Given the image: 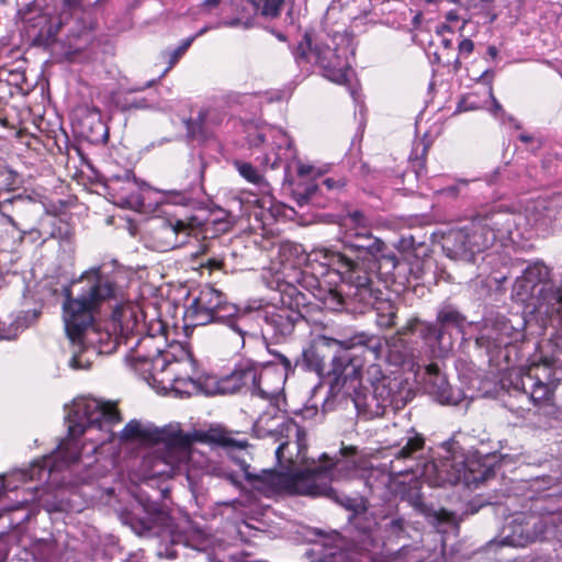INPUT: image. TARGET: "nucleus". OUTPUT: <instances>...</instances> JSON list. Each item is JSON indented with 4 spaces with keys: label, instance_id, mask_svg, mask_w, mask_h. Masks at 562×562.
Wrapping results in <instances>:
<instances>
[{
    "label": "nucleus",
    "instance_id": "19",
    "mask_svg": "<svg viewBox=\"0 0 562 562\" xmlns=\"http://www.w3.org/2000/svg\"><path fill=\"white\" fill-rule=\"evenodd\" d=\"M424 445V437L413 428L409 429L405 437V443L395 451L394 459L391 460V471L395 474L413 472L417 453L423 450Z\"/></svg>",
    "mask_w": 562,
    "mask_h": 562
},
{
    "label": "nucleus",
    "instance_id": "22",
    "mask_svg": "<svg viewBox=\"0 0 562 562\" xmlns=\"http://www.w3.org/2000/svg\"><path fill=\"white\" fill-rule=\"evenodd\" d=\"M549 269L540 262L528 266L515 282L514 290L522 301L533 297L542 284L549 282Z\"/></svg>",
    "mask_w": 562,
    "mask_h": 562
},
{
    "label": "nucleus",
    "instance_id": "14",
    "mask_svg": "<svg viewBox=\"0 0 562 562\" xmlns=\"http://www.w3.org/2000/svg\"><path fill=\"white\" fill-rule=\"evenodd\" d=\"M524 322L517 317V325L505 316L496 315L484 321L476 337V345L491 352L512 345L522 337Z\"/></svg>",
    "mask_w": 562,
    "mask_h": 562
},
{
    "label": "nucleus",
    "instance_id": "20",
    "mask_svg": "<svg viewBox=\"0 0 562 562\" xmlns=\"http://www.w3.org/2000/svg\"><path fill=\"white\" fill-rule=\"evenodd\" d=\"M426 473L434 471L436 477L434 483L437 485L459 483L463 477L465 479V467L460 456V460H457V456L450 451H446V456L426 465Z\"/></svg>",
    "mask_w": 562,
    "mask_h": 562
},
{
    "label": "nucleus",
    "instance_id": "44",
    "mask_svg": "<svg viewBox=\"0 0 562 562\" xmlns=\"http://www.w3.org/2000/svg\"><path fill=\"white\" fill-rule=\"evenodd\" d=\"M222 26H226V27H238V26H243L244 29H249L252 26V23L250 20H246V21H243L241 19L239 18H235V19H232V20H228V21H223L221 22Z\"/></svg>",
    "mask_w": 562,
    "mask_h": 562
},
{
    "label": "nucleus",
    "instance_id": "12",
    "mask_svg": "<svg viewBox=\"0 0 562 562\" xmlns=\"http://www.w3.org/2000/svg\"><path fill=\"white\" fill-rule=\"evenodd\" d=\"M346 355L342 360L348 361L344 372H335L339 378L344 379V384L352 375H359L361 368L366 361H375L381 357L383 344L380 337L358 333L351 337L344 339H334Z\"/></svg>",
    "mask_w": 562,
    "mask_h": 562
},
{
    "label": "nucleus",
    "instance_id": "10",
    "mask_svg": "<svg viewBox=\"0 0 562 562\" xmlns=\"http://www.w3.org/2000/svg\"><path fill=\"white\" fill-rule=\"evenodd\" d=\"M560 379L552 362L544 360L533 362L526 370H520L512 381L514 390L527 394L532 404L551 414L554 407V392Z\"/></svg>",
    "mask_w": 562,
    "mask_h": 562
},
{
    "label": "nucleus",
    "instance_id": "39",
    "mask_svg": "<svg viewBox=\"0 0 562 562\" xmlns=\"http://www.w3.org/2000/svg\"><path fill=\"white\" fill-rule=\"evenodd\" d=\"M205 120V113L200 112L196 119H190L187 120L186 126L188 131V135L192 138L203 137L204 136V130H203V123Z\"/></svg>",
    "mask_w": 562,
    "mask_h": 562
},
{
    "label": "nucleus",
    "instance_id": "27",
    "mask_svg": "<svg viewBox=\"0 0 562 562\" xmlns=\"http://www.w3.org/2000/svg\"><path fill=\"white\" fill-rule=\"evenodd\" d=\"M375 302L370 305V308L376 311V324L381 328H391L395 325V318L397 314L396 306L390 301L381 297L382 292L374 288Z\"/></svg>",
    "mask_w": 562,
    "mask_h": 562
},
{
    "label": "nucleus",
    "instance_id": "38",
    "mask_svg": "<svg viewBox=\"0 0 562 562\" xmlns=\"http://www.w3.org/2000/svg\"><path fill=\"white\" fill-rule=\"evenodd\" d=\"M417 334L427 342H440L443 336L442 328L439 326L438 323H428L422 321L419 323Z\"/></svg>",
    "mask_w": 562,
    "mask_h": 562
},
{
    "label": "nucleus",
    "instance_id": "16",
    "mask_svg": "<svg viewBox=\"0 0 562 562\" xmlns=\"http://www.w3.org/2000/svg\"><path fill=\"white\" fill-rule=\"evenodd\" d=\"M177 361H170L167 356L162 355L159 350L154 355L153 370L159 373V379L164 378V387H172L177 392L191 394L198 390V382L194 378L195 372H177Z\"/></svg>",
    "mask_w": 562,
    "mask_h": 562
},
{
    "label": "nucleus",
    "instance_id": "31",
    "mask_svg": "<svg viewBox=\"0 0 562 562\" xmlns=\"http://www.w3.org/2000/svg\"><path fill=\"white\" fill-rule=\"evenodd\" d=\"M267 325L273 329L274 336L286 337L294 330V322L288 313L281 312L265 318Z\"/></svg>",
    "mask_w": 562,
    "mask_h": 562
},
{
    "label": "nucleus",
    "instance_id": "51",
    "mask_svg": "<svg viewBox=\"0 0 562 562\" xmlns=\"http://www.w3.org/2000/svg\"><path fill=\"white\" fill-rule=\"evenodd\" d=\"M277 359L280 361V363L286 369V370H290L291 369V361L284 356V355H281V353H274Z\"/></svg>",
    "mask_w": 562,
    "mask_h": 562
},
{
    "label": "nucleus",
    "instance_id": "61",
    "mask_svg": "<svg viewBox=\"0 0 562 562\" xmlns=\"http://www.w3.org/2000/svg\"><path fill=\"white\" fill-rule=\"evenodd\" d=\"M104 1H105V0H97L95 2H93L92 4H90L89 7H91V8H97V7L101 5V4H103V3H104Z\"/></svg>",
    "mask_w": 562,
    "mask_h": 562
},
{
    "label": "nucleus",
    "instance_id": "53",
    "mask_svg": "<svg viewBox=\"0 0 562 562\" xmlns=\"http://www.w3.org/2000/svg\"><path fill=\"white\" fill-rule=\"evenodd\" d=\"M391 526L394 529L402 530L403 529V520L402 519H394V520L391 521Z\"/></svg>",
    "mask_w": 562,
    "mask_h": 562
},
{
    "label": "nucleus",
    "instance_id": "32",
    "mask_svg": "<svg viewBox=\"0 0 562 562\" xmlns=\"http://www.w3.org/2000/svg\"><path fill=\"white\" fill-rule=\"evenodd\" d=\"M430 259L418 257L416 254L407 252L403 258L404 268L402 273H408L413 279L419 280L423 278L425 269L429 267Z\"/></svg>",
    "mask_w": 562,
    "mask_h": 562
},
{
    "label": "nucleus",
    "instance_id": "49",
    "mask_svg": "<svg viewBox=\"0 0 562 562\" xmlns=\"http://www.w3.org/2000/svg\"><path fill=\"white\" fill-rule=\"evenodd\" d=\"M9 557V547L5 539L0 538V562H5Z\"/></svg>",
    "mask_w": 562,
    "mask_h": 562
},
{
    "label": "nucleus",
    "instance_id": "47",
    "mask_svg": "<svg viewBox=\"0 0 562 562\" xmlns=\"http://www.w3.org/2000/svg\"><path fill=\"white\" fill-rule=\"evenodd\" d=\"M344 184L345 183L341 182L340 180H335L331 178H327L322 181V186H324L328 191L341 188V187H344Z\"/></svg>",
    "mask_w": 562,
    "mask_h": 562
},
{
    "label": "nucleus",
    "instance_id": "59",
    "mask_svg": "<svg viewBox=\"0 0 562 562\" xmlns=\"http://www.w3.org/2000/svg\"><path fill=\"white\" fill-rule=\"evenodd\" d=\"M442 45L446 47V48H451L452 47V42L451 40H442Z\"/></svg>",
    "mask_w": 562,
    "mask_h": 562
},
{
    "label": "nucleus",
    "instance_id": "17",
    "mask_svg": "<svg viewBox=\"0 0 562 562\" xmlns=\"http://www.w3.org/2000/svg\"><path fill=\"white\" fill-rule=\"evenodd\" d=\"M261 367L251 360L240 361L234 371L225 378L224 389L231 392H237L241 389L258 394L261 397L270 396V392L260 386Z\"/></svg>",
    "mask_w": 562,
    "mask_h": 562
},
{
    "label": "nucleus",
    "instance_id": "30",
    "mask_svg": "<svg viewBox=\"0 0 562 562\" xmlns=\"http://www.w3.org/2000/svg\"><path fill=\"white\" fill-rule=\"evenodd\" d=\"M437 323L442 328V331L449 327L461 329L464 326L465 316L462 315L456 307L446 305L439 310L437 314Z\"/></svg>",
    "mask_w": 562,
    "mask_h": 562
},
{
    "label": "nucleus",
    "instance_id": "34",
    "mask_svg": "<svg viewBox=\"0 0 562 562\" xmlns=\"http://www.w3.org/2000/svg\"><path fill=\"white\" fill-rule=\"evenodd\" d=\"M249 4L265 18H277L283 5L284 0H247Z\"/></svg>",
    "mask_w": 562,
    "mask_h": 562
},
{
    "label": "nucleus",
    "instance_id": "36",
    "mask_svg": "<svg viewBox=\"0 0 562 562\" xmlns=\"http://www.w3.org/2000/svg\"><path fill=\"white\" fill-rule=\"evenodd\" d=\"M319 190V186L314 182L299 183L293 190V196L300 206L312 202Z\"/></svg>",
    "mask_w": 562,
    "mask_h": 562
},
{
    "label": "nucleus",
    "instance_id": "33",
    "mask_svg": "<svg viewBox=\"0 0 562 562\" xmlns=\"http://www.w3.org/2000/svg\"><path fill=\"white\" fill-rule=\"evenodd\" d=\"M379 266V269H385V273L390 274L395 271L402 273V268H404L403 260H398L397 257L393 252L386 254L385 250L381 251L379 259L372 265L368 267V271L371 276H373V270ZM373 280V277H371Z\"/></svg>",
    "mask_w": 562,
    "mask_h": 562
},
{
    "label": "nucleus",
    "instance_id": "1",
    "mask_svg": "<svg viewBox=\"0 0 562 562\" xmlns=\"http://www.w3.org/2000/svg\"><path fill=\"white\" fill-rule=\"evenodd\" d=\"M80 284V293L71 297L70 286H64L66 297L64 302V323L67 336L72 345V357L69 366L75 369H89L92 364L91 356L103 352V339L109 338L108 333H100L93 325V313L104 301L116 297V286L109 277L100 273L99 269L85 272L72 285Z\"/></svg>",
    "mask_w": 562,
    "mask_h": 562
},
{
    "label": "nucleus",
    "instance_id": "56",
    "mask_svg": "<svg viewBox=\"0 0 562 562\" xmlns=\"http://www.w3.org/2000/svg\"><path fill=\"white\" fill-rule=\"evenodd\" d=\"M209 266L211 268H217L218 269L221 267V262L218 260H216V259H212V260L209 261Z\"/></svg>",
    "mask_w": 562,
    "mask_h": 562
},
{
    "label": "nucleus",
    "instance_id": "28",
    "mask_svg": "<svg viewBox=\"0 0 562 562\" xmlns=\"http://www.w3.org/2000/svg\"><path fill=\"white\" fill-rule=\"evenodd\" d=\"M154 356L137 355L132 358L131 367L148 383H165V379H159V373L153 370Z\"/></svg>",
    "mask_w": 562,
    "mask_h": 562
},
{
    "label": "nucleus",
    "instance_id": "48",
    "mask_svg": "<svg viewBox=\"0 0 562 562\" xmlns=\"http://www.w3.org/2000/svg\"><path fill=\"white\" fill-rule=\"evenodd\" d=\"M194 41V37H190V38H187L175 52H173V57L175 58H178L179 56H181L189 47L190 45L192 44V42Z\"/></svg>",
    "mask_w": 562,
    "mask_h": 562
},
{
    "label": "nucleus",
    "instance_id": "57",
    "mask_svg": "<svg viewBox=\"0 0 562 562\" xmlns=\"http://www.w3.org/2000/svg\"><path fill=\"white\" fill-rule=\"evenodd\" d=\"M519 138H520V140H522V142H525V143H528V142H530V140L532 139V136L527 135V134H521V135L519 136Z\"/></svg>",
    "mask_w": 562,
    "mask_h": 562
},
{
    "label": "nucleus",
    "instance_id": "54",
    "mask_svg": "<svg viewBox=\"0 0 562 562\" xmlns=\"http://www.w3.org/2000/svg\"><path fill=\"white\" fill-rule=\"evenodd\" d=\"M221 0H204V5L207 8H215L218 5Z\"/></svg>",
    "mask_w": 562,
    "mask_h": 562
},
{
    "label": "nucleus",
    "instance_id": "5",
    "mask_svg": "<svg viewBox=\"0 0 562 562\" xmlns=\"http://www.w3.org/2000/svg\"><path fill=\"white\" fill-rule=\"evenodd\" d=\"M359 449L357 446L341 447L337 454L329 457L323 453L318 461L313 465V471L305 475H296L295 479L279 477L278 484L283 486L294 485L300 495L325 496L331 498L346 508L353 506L355 499L344 496L339 497L337 492L330 486V482L348 476L358 468L357 456Z\"/></svg>",
    "mask_w": 562,
    "mask_h": 562
},
{
    "label": "nucleus",
    "instance_id": "8",
    "mask_svg": "<svg viewBox=\"0 0 562 562\" xmlns=\"http://www.w3.org/2000/svg\"><path fill=\"white\" fill-rule=\"evenodd\" d=\"M341 284L329 290L323 299L327 310L362 314L375 302L374 282L371 274L362 271L351 259L338 256Z\"/></svg>",
    "mask_w": 562,
    "mask_h": 562
},
{
    "label": "nucleus",
    "instance_id": "35",
    "mask_svg": "<svg viewBox=\"0 0 562 562\" xmlns=\"http://www.w3.org/2000/svg\"><path fill=\"white\" fill-rule=\"evenodd\" d=\"M126 110H151V111H168L170 106L167 102L158 100L156 97H146L137 100L126 102Z\"/></svg>",
    "mask_w": 562,
    "mask_h": 562
},
{
    "label": "nucleus",
    "instance_id": "41",
    "mask_svg": "<svg viewBox=\"0 0 562 562\" xmlns=\"http://www.w3.org/2000/svg\"><path fill=\"white\" fill-rule=\"evenodd\" d=\"M473 49L474 43L470 38H463L458 45L459 56L463 58L469 57L473 53Z\"/></svg>",
    "mask_w": 562,
    "mask_h": 562
},
{
    "label": "nucleus",
    "instance_id": "45",
    "mask_svg": "<svg viewBox=\"0 0 562 562\" xmlns=\"http://www.w3.org/2000/svg\"><path fill=\"white\" fill-rule=\"evenodd\" d=\"M217 475L223 477L225 481L229 482L234 486H238L240 484L238 476L233 472L221 470L217 472Z\"/></svg>",
    "mask_w": 562,
    "mask_h": 562
},
{
    "label": "nucleus",
    "instance_id": "42",
    "mask_svg": "<svg viewBox=\"0 0 562 562\" xmlns=\"http://www.w3.org/2000/svg\"><path fill=\"white\" fill-rule=\"evenodd\" d=\"M419 323H420V321L417 318H413V319L408 321L406 325L402 326L397 330V335L405 336V335L418 333Z\"/></svg>",
    "mask_w": 562,
    "mask_h": 562
},
{
    "label": "nucleus",
    "instance_id": "62",
    "mask_svg": "<svg viewBox=\"0 0 562 562\" xmlns=\"http://www.w3.org/2000/svg\"><path fill=\"white\" fill-rule=\"evenodd\" d=\"M453 67L456 70H459L460 67H461V61H460V58H457L453 63Z\"/></svg>",
    "mask_w": 562,
    "mask_h": 562
},
{
    "label": "nucleus",
    "instance_id": "11",
    "mask_svg": "<svg viewBox=\"0 0 562 562\" xmlns=\"http://www.w3.org/2000/svg\"><path fill=\"white\" fill-rule=\"evenodd\" d=\"M348 52L347 46L331 48L324 43H313L306 34L296 47L295 59L299 64L314 63L318 65L325 78L335 83L344 85L349 81L350 76Z\"/></svg>",
    "mask_w": 562,
    "mask_h": 562
},
{
    "label": "nucleus",
    "instance_id": "43",
    "mask_svg": "<svg viewBox=\"0 0 562 562\" xmlns=\"http://www.w3.org/2000/svg\"><path fill=\"white\" fill-rule=\"evenodd\" d=\"M490 97L492 100V108L490 109L491 113L496 117L504 119L505 116H507L502 104L494 97L492 87H490Z\"/></svg>",
    "mask_w": 562,
    "mask_h": 562
},
{
    "label": "nucleus",
    "instance_id": "58",
    "mask_svg": "<svg viewBox=\"0 0 562 562\" xmlns=\"http://www.w3.org/2000/svg\"><path fill=\"white\" fill-rule=\"evenodd\" d=\"M4 217H5L7 222H8L10 225H12L13 227H16V223H15V221L13 220V217H12V216H10V215H4Z\"/></svg>",
    "mask_w": 562,
    "mask_h": 562
},
{
    "label": "nucleus",
    "instance_id": "18",
    "mask_svg": "<svg viewBox=\"0 0 562 562\" xmlns=\"http://www.w3.org/2000/svg\"><path fill=\"white\" fill-rule=\"evenodd\" d=\"M74 19L68 32L74 37H80L93 30L94 20L89 14V9L83 5V0H61L58 27L68 25Z\"/></svg>",
    "mask_w": 562,
    "mask_h": 562
},
{
    "label": "nucleus",
    "instance_id": "2",
    "mask_svg": "<svg viewBox=\"0 0 562 562\" xmlns=\"http://www.w3.org/2000/svg\"><path fill=\"white\" fill-rule=\"evenodd\" d=\"M65 409L68 438L63 440L50 456L19 470L15 473L16 479L23 482L46 483L54 472L79 460L80 448L77 438L86 432L99 430L103 435L98 442L103 445L113 436L111 428L121 422L120 412L114 404L92 397L76 398Z\"/></svg>",
    "mask_w": 562,
    "mask_h": 562
},
{
    "label": "nucleus",
    "instance_id": "23",
    "mask_svg": "<svg viewBox=\"0 0 562 562\" xmlns=\"http://www.w3.org/2000/svg\"><path fill=\"white\" fill-rule=\"evenodd\" d=\"M192 229L182 220H165L156 232V238L165 250L175 249L187 244Z\"/></svg>",
    "mask_w": 562,
    "mask_h": 562
},
{
    "label": "nucleus",
    "instance_id": "50",
    "mask_svg": "<svg viewBox=\"0 0 562 562\" xmlns=\"http://www.w3.org/2000/svg\"><path fill=\"white\" fill-rule=\"evenodd\" d=\"M312 170H313L312 166L300 165L297 168V173L300 177H306L312 172Z\"/></svg>",
    "mask_w": 562,
    "mask_h": 562
},
{
    "label": "nucleus",
    "instance_id": "63",
    "mask_svg": "<svg viewBox=\"0 0 562 562\" xmlns=\"http://www.w3.org/2000/svg\"><path fill=\"white\" fill-rule=\"evenodd\" d=\"M405 357H406L405 355H400V356L396 358L395 362H396V363H402V362H404V361H405Z\"/></svg>",
    "mask_w": 562,
    "mask_h": 562
},
{
    "label": "nucleus",
    "instance_id": "7",
    "mask_svg": "<svg viewBox=\"0 0 562 562\" xmlns=\"http://www.w3.org/2000/svg\"><path fill=\"white\" fill-rule=\"evenodd\" d=\"M170 435L161 440L162 451H155L146 458L145 462L153 476H172L180 471L191 458V438H199L226 448L244 449L246 447V442L235 440L229 432L222 429H210L190 436L178 427Z\"/></svg>",
    "mask_w": 562,
    "mask_h": 562
},
{
    "label": "nucleus",
    "instance_id": "46",
    "mask_svg": "<svg viewBox=\"0 0 562 562\" xmlns=\"http://www.w3.org/2000/svg\"><path fill=\"white\" fill-rule=\"evenodd\" d=\"M18 559H11L9 562H36L33 558V554L26 550L20 551L18 554Z\"/></svg>",
    "mask_w": 562,
    "mask_h": 562
},
{
    "label": "nucleus",
    "instance_id": "40",
    "mask_svg": "<svg viewBox=\"0 0 562 562\" xmlns=\"http://www.w3.org/2000/svg\"><path fill=\"white\" fill-rule=\"evenodd\" d=\"M294 158V153L292 150L291 143H286V148L284 149L283 154L277 153L273 161L271 162L272 168H278L282 165V162H286L289 159Z\"/></svg>",
    "mask_w": 562,
    "mask_h": 562
},
{
    "label": "nucleus",
    "instance_id": "29",
    "mask_svg": "<svg viewBox=\"0 0 562 562\" xmlns=\"http://www.w3.org/2000/svg\"><path fill=\"white\" fill-rule=\"evenodd\" d=\"M338 225L341 234L347 231H362L371 228L370 220L359 210L348 211L345 215L340 216Z\"/></svg>",
    "mask_w": 562,
    "mask_h": 562
},
{
    "label": "nucleus",
    "instance_id": "55",
    "mask_svg": "<svg viewBox=\"0 0 562 562\" xmlns=\"http://www.w3.org/2000/svg\"><path fill=\"white\" fill-rule=\"evenodd\" d=\"M487 54L492 57V58H495L498 54V50L495 46H488L487 48Z\"/></svg>",
    "mask_w": 562,
    "mask_h": 562
},
{
    "label": "nucleus",
    "instance_id": "6",
    "mask_svg": "<svg viewBox=\"0 0 562 562\" xmlns=\"http://www.w3.org/2000/svg\"><path fill=\"white\" fill-rule=\"evenodd\" d=\"M186 317L201 326L212 322L224 323L225 336L232 341V348L239 350L247 337H257L258 331L251 313H237L235 305L226 302L225 295L213 286H203L186 311Z\"/></svg>",
    "mask_w": 562,
    "mask_h": 562
},
{
    "label": "nucleus",
    "instance_id": "60",
    "mask_svg": "<svg viewBox=\"0 0 562 562\" xmlns=\"http://www.w3.org/2000/svg\"><path fill=\"white\" fill-rule=\"evenodd\" d=\"M207 30H210V27H207V26H205V27L201 29V30H200V31H199V32L193 36V37H194V40H195L198 36H200V35H202V34H204Z\"/></svg>",
    "mask_w": 562,
    "mask_h": 562
},
{
    "label": "nucleus",
    "instance_id": "25",
    "mask_svg": "<svg viewBox=\"0 0 562 562\" xmlns=\"http://www.w3.org/2000/svg\"><path fill=\"white\" fill-rule=\"evenodd\" d=\"M177 426H169L165 428H157L151 425H144L140 422L133 419L128 422L120 432L122 441H161L167 436H171Z\"/></svg>",
    "mask_w": 562,
    "mask_h": 562
},
{
    "label": "nucleus",
    "instance_id": "3",
    "mask_svg": "<svg viewBox=\"0 0 562 562\" xmlns=\"http://www.w3.org/2000/svg\"><path fill=\"white\" fill-rule=\"evenodd\" d=\"M521 216L498 211L474 217L471 222L442 234L441 247L447 257L471 262L477 254L491 248L496 241L512 239L514 228Z\"/></svg>",
    "mask_w": 562,
    "mask_h": 562
},
{
    "label": "nucleus",
    "instance_id": "13",
    "mask_svg": "<svg viewBox=\"0 0 562 562\" xmlns=\"http://www.w3.org/2000/svg\"><path fill=\"white\" fill-rule=\"evenodd\" d=\"M340 241L346 252H333L331 263L338 266V256L351 259L362 271H368V267L374 265L382 250H386V245L378 237L373 236L370 228L362 231H347Z\"/></svg>",
    "mask_w": 562,
    "mask_h": 562
},
{
    "label": "nucleus",
    "instance_id": "52",
    "mask_svg": "<svg viewBox=\"0 0 562 562\" xmlns=\"http://www.w3.org/2000/svg\"><path fill=\"white\" fill-rule=\"evenodd\" d=\"M535 210L536 211H547L548 210L547 202L544 200L537 201L535 204Z\"/></svg>",
    "mask_w": 562,
    "mask_h": 562
},
{
    "label": "nucleus",
    "instance_id": "9",
    "mask_svg": "<svg viewBox=\"0 0 562 562\" xmlns=\"http://www.w3.org/2000/svg\"><path fill=\"white\" fill-rule=\"evenodd\" d=\"M398 382L382 373L376 363H371L366 375L361 376L359 387L353 386L352 401L360 416L366 419L381 417L392 406Z\"/></svg>",
    "mask_w": 562,
    "mask_h": 562
},
{
    "label": "nucleus",
    "instance_id": "24",
    "mask_svg": "<svg viewBox=\"0 0 562 562\" xmlns=\"http://www.w3.org/2000/svg\"><path fill=\"white\" fill-rule=\"evenodd\" d=\"M427 374L426 387L430 395L442 404L457 405L460 401L459 392L454 393L445 375L440 374L439 367L430 363L425 367Z\"/></svg>",
    "mask_w": 562,
    "mask_h": 562
},
{
    "label": "nucleus",
    "instance_id": "15",
    "mask_svg": "<svg viewBox=\"0 0 562 562\" xmlns=\"http://www.w3.org/2000/svg\"><path fill=\"white\" fill-rule=\"evenodd\" d=\"M105 186L114 203L121 207L136 210L144 204L142 186L130 170H125L123 175L111 176Z\"/></svg>",
    "mask_w": 562,
    "mask_h": 562
},
{
    "label": "nucleus",
    "instance_id": "4",
    "mask_svg": "<svg viewBox=\"0 0 562 562\" xmlns=\"http://www.w3.org/2000/svg\"><path fill=\"white\" fill-rule=\"evenodd\" d=\"M280 441L276 449V458L283 471L262 470L259 474L249 471V465L243 470L246 479L257 488L266 493L286 491L297 494L294 485L283 486L278 484L277 476L295 479L296 475H305L312 472L316 460L306 457L307 439L304 428L292 419H286L278 426Z\"/></svg>",
    "mask_w": 562,
    "mask_h": 562
},
{
    "label": "nucleus",
    "instance_id": "64",
    "mask_svg": "<svg viewBox=\"0 0 562 562\" xmlns=\"http://www.w3.org/2000/svg\"><path fill=\"white\" fill-rule=\"evenodd\" d=\"M29 518H30V514H29V513H25V514L23 515V517L21 518V520L18 522V525H19L20 522L27 521V520H29Z\"/></svg>",
    "mask_w": 562,
    "mask_h": 562
},
{
    "label": "nucleus",
    "instance_id": "21",
    "mask_svg": "<svg viewBox=\"0 0 562 562\" xmlns=\"http://www.w3.org/2000/svg\"><path fill=\"white\" fill-rule=\"evenodd\" d=\"M115 329L125 338V342L134 335H140L144 331V316L140 308L133 303H124L115 307L113 312Z\"/></svg>",
    "mask_w": 562,
    "mask_h": 562
},
{
    "label": "nucleus",
    "instance_id": "37",
    "mask_svg": "<svg viewBox=\"0 0 562 562\" xmlns=\"http://www.w3.org/2000/svg\"><path fill=\"white\" fill-rule=\"evenodd\" d=\"M234 166L248 182L260 186L265 182L262 175L249 162L235 160Z\"/></svg>",
    "mask_w": 562,
    "mask_h": 562
},
{
    "label": "nucleus",
    "instance_id": "26",
    "mask_svg": "<svg viewBox=\"0 0 562 562\" xmlns=\"http://www.w3.org/2000/svg\"><path fill=\"white\" fill-rule=\"evenodd\" d=\"M540 290L532 297L536 300L535 305L540 310L542 306H547L546 313L561 312L562 311V294L559 291V286H555L552 282L542 284Z\"/></svg>",
    "mask_w": 562,
    "mask_h": 562
}]
</instances>
